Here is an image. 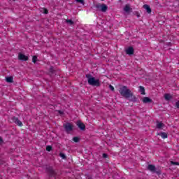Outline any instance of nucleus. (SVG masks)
<instances>
[{
  "instance_id": "14",
  "label": "nucleus",
  "mask_w": 179,
  "mask_h": 179,
  "mask_svg": "<svg viewBox=\"0 0 179 179\" xmlns=\"http://www.w3.org/2000/svg\"><path fill=\"white\" fill-rule=\"evenodd\" d=\"M124 12H129L131 10V7L129 5H126L124 8Z\"/></svg>"
},
{
  "instance_id": "2",
  "label": "nucleus",
  "mask_w": 179,
  "mask_h": 179,
  "mask_svg": "<svg viewBox=\"0 0 179 179\" xmlns=\"http://www.w3.org/2000/svg\"><path fill=\"white\" fill-rule=\"evenodd\" d=\"M89 85L91 86H100V80L96 79L94 77H87Z\"/></svg>"
},
{
  "instance_id": "19",
  "label": "nucleus",
  "mask_w": 179,
  "mask_h": 179,
  "mask_svg": "<svg viewBox=\"0 0 179 179\" xmlns=\"http://www.w3.org/2000/svg\"><path fill=\"white\" fill-rule=\"evenodd\" d=\"M76 2L78 3H82V5H85V1L84 0H76Z\"/></svg>"
},
{
  "instance_id": "25",
  "label": "nucleus",
  "mask_w": 179,
  "mask_h": 179,
  "mask_svg": "<svg viewBox=\"0 0 179 179\" xmlns=\"http://www.w3.org/2000/svg\"><path fill=\"white\" fill-rule=\"evenodd\" d=\"M109 88L110 90H112V92H114V87L113 85H109Z\"/></svg>"
},
{
  "instance_id": "3",
  "label": "nucleus",
  "mask_w": 179,
  "mask_h": 179,
  "mask_svg": "<svg viewBox=\"0 0 179 179\" xmlns=\"http://www.w3.org/2000/svg\"><path fill=\"white\" fill-rule=\"evenodd\" d=\"M64 128L66 132H71V131L73 129V126L72 125V124L66 123V124H64Z\"/></svg>"
},
{
  "instance_id": "5",
  "label": "nucleus",
  "mask_w": 179,
  "mask_h": 179,
  "mask_svg": "<svg viewBox=\"0 0 179 179\" xmlns=\"http://www.w3.org/2000/svg\"><path fill=\"white\" fill-rule=\"evenodd\" d=\"M126 54H127L128 55H132V54H134V48L129 47V48H127L126 50Z\"/></svg>"
},
{
  "instance_id": "22",
  "label": "nucleus",
  "mask_w": 179,
  "mask_h": 179,
  "mask_svg": "<svg viewBox=\"0 0 179 179\" xmlns=\"http://www.w3.org/2000/svg\"><path fill=\"white\" fill-rule=\"evenodd\" d=\"M73 141L74 142H79V138H78V137H74V138H73Z\"/></svg>"
},
{
  "instance_id": "26",
  "label": "nucleus",
  "mask_w": 179,
  "mask_h": 179,
  "mask_svg": "<svg viewBox=\"0 0 179 179\" xmlns=\"http://www.w3.org/2000/svg\"><path fill=\"white\" fill-rule=\"evenodd\" d=\"M171 164H176V166H178V162H171Z\"/></svg>"
},
{
  "instance_id": "15",
  "label": "nucleus",
  "mask_w": 179,
  "mask_h": 179,
  "mask_svg": "<svg viewBox=\"0 0 179 179\" xmlns=\"http://www.w3.org/2000/svg\"><path fill=\"white\" fill-rule=\"evenodd\" d=\"M139 92H140V93H141V94H145V87L140 86Z\"/></svg>"
},
{
  "instance_id": "8",
  "label": "nucleus",
  "mask_w": 179,
  "mask_h": 179,
  "mask_svg": "<svg viewBox=\"0 0 179 179\" xmlns=\"http://www.w3.org/2000/svg\"><path fill=\"white\" fill-rule=\"evenodd\" d=\"M13 121L17 124V125H19V127H22L23 125V123L16 117H14Z\"/></svg>"
},
{
  "instance_id": "16",
  "label": "nucleus",
  "mask_w": 179,
  "mask_h": 179,
  "mask_svg": "<svg viewBox=\"0 0 179 179\" xmlns=\"http://www.w3.org/2000/svg\"><path fill=\"white\" fill-rule=\"evenodd\" d=\"M158 135L162 136V138H163V139H166V138H167V134H166V133H160Z\"/></svg>"
},
{
  "instance_id": "28",
  "label": "nucleus",
  "mask_w": 179,
  "mask_h": 179,
  "mask_svg": "<svg viewBox=\"0 0 179 179\" xmlns=\"http://www.w3.org/2000/svg\"><path fill=\"white\" fill-rule=\"evenodd\" d=\"M103 157L106 159L107 157V154H103Z\"/></svg>"
},
{
  "instance_id": "7",
  "label": "nucleus",
  "mask_w": 179,
  "mask_h": 179,
  "mask_svg": "<svg viewBox=\"0 0 179 179\" xmlns=\"http://www.w3.org/2000/svg\"><path fill=\"white\" fill-rule=\"evenodd\" d=\"M152 99H150V98H149V97H144V98H143V103H152Z\"/></svg>"
},
{
  "instance_id": "6",
  "label": "nucleus",
  "mask_w": 179,
  "mask_h": 179,
  "mask_svg": "<svg viewBox=\"0 0 179 179\" xmlns=\"http://www.w3.org/2000/svg\"><path fill=\"white\" fill-rule=\"evenodd\" d=\"M144 9H145L148 13H152V9L150 8V6L148 4H145L143 6Z\"/></svg>"
},
{
  "instance_id": "24",
  "label": "nucleus",
  "mask_w": 179,
  "mask_h": 179,
  "mask_svg": "<svg viewBox=\"0 0 179 179\" xmlns=\"http://www.w3.org/2000/svg\"><path fill=\"white\" fill-rule=\"evenodd\" d=\"M59 156L60 157H62V159H65V155H64V153H60Z\"/></svg>"
},
{
  "instance_id": "29",
  "label": "nucleus",
  "mask_w": 179,
  "mask_h": 179,
  "mask_svg": "<svg viewBox=\"0 0 179 179\" xmlns=\"http://www.w3.org/2000/svg\"><path fill=\"white\" fill-rule=\"evenodd\" d=\"M2 138L0 137V145L3 143Z\"/></svg>"
},
{
  "instance_id": "1",
  "label": "nucleus",
  "mask_w": 179,
  "mask_h": 179,
  "mask_svg": "<svg viewBox=\"0 0 179 179\" xmlns=\"http://www.w3.org/2000/svg\"><path fill=\"white\" fill-rule=\"evenodd\" d=\"M119 92L121 96H123V97H125L126 99H131L134 96L132 92L125 86L120 87Z\"/></svg>"
},
{
  "instance_id": "9",
  "label": "nucleus",
  "mask_w": 179,
  "mask_h": 179,
  "mask_svg": "<svg viewBox=\"0 0 179 179\" xmlns=\"http://www.w3.org/2000/svg\"><path fill=\"white\" fill-rule=\"evenodd\" d=\"M77 125L80 129H85V128H86V126L81 122H78Z\"/></svg>"
},
{
  "instance_id": "17",
  "label": "nucleus",
  "mask_w": 179,
  "mask_h": 179,
  "mask_svg": "<svg viewBox=\"0 0 179 179\" xmlns=\"http://www.w3.org/2000/svg\"><path fill=\"white\" fill-rule=\"evenodd\" d=\"M164 99H165V100H170V99H171V95H170L169 94H166L164 95Z\"/></svg>"
},
{
  "instance_id": "18",
  "label": "nucleus",
  "mask_w": 179,
  "mask_h": 179,
  "mask_svg": "<svg viewBox=\"0 0 179 179\" xmlns=\"http://www.w3.org/2000/svg\"><path fill=\"white\" fill-rule=\"evenodd\" d=\"M41 12H43V13H45V15L48 13V10H47V8H42Z\"/></svg>"
},
{
  "instance_id": "13",
  "label": "nucleus",
  "mask_w": 179,
  "mask_h": 179,
  "mask_svg": "<svg viewBox=\"0 0 179 179\" xmlns=\"http://www.w3.org/2000/svg\"><path fill=\"white\" fill-rule=\"evenodd\" d=\"M164 124H163L162 122H157V128H159V129L163 128Z\"/></svg>"
},
{
  "instance_id": "4",
  "label": "nucleus",
  "mask_w": 179,
  "mask_h": 179,
  "mask_svg": "<svg viewBox=\"0 0 179 179\" xmlns=\"http://www.w3.org/2000/svg\"><path fill=\"white\" fill-rule=\"evenodd\" d=\"M18 58L19 59H20L21 61H27V59H29V57L22 53H20L18 55Z\"/></svg>"
},
{
  "instance_id": "27",
  "label": "nucleus",
  "mask_w": 179,
  "mask_h": 179,
  "mask_svg": "<svg viewBox=\"0 0 179 179\" xmlns=\"http://www.w3.org/2000/svg\"><path fill=\"white\" fill-rule=\"evenodd\" d=\"M176 107H177L178 108H179V101H178V102H176Z\"/></svg>"
},
{
  "instance_id": "10",
  "label": "nucleus",
  "mask_w": 179,
  "mask_h": 179,
  "mask_svg": "<svg viewBox=\"0 0 179 179\" xmlns=\"http://www.w3.org/2000/svg\"><path fill=\"white\" fill-rule=\"evenodd\" d=\"M6 82H7L8 83H12V82H13V77L12 76L7 77L6 78Z\"/></svg>"
},
{
  "instance_id": "20",
  "label": "nucleus",
  "mask_w": 179,
  "mask_h": 179,
  "mask_svg": "<svg viewBox=\"0 0 179 179\" xmlns=\"http://www.w3.org/2000/svg\"><path fill=\"white\" fill-rule=\"evenodd\" d=\"M32 62H34V64H36V62H37V57L36 56L33 57Z\"/></svg>"
},
{
  "instance_id": "23",
  "label": "nucleus",
  "mask_w": 179,
  "mask_h": 179,
  "mask_svg": "<svg viewBox=\"0 0 179 179\" xmlns=\"http://www.w3.org/2000/svg\"><path fill=\"white\" fill-rule=\"evenodd\" d=\"M66 23H69L70 24H72L73 23V22H72V20H66Z\"/></svg>"
},
{
  "instance_id": "21",
  "label": "nucleus",
  "mask_w": 179,
  "mask_h": 179,
  "mask_svg": "<svg viewBox=\"0 0 179 179\" xmlns=\"http://www.w3.org/2000/svg\"><path fill=\"white\" fill-rule=\"evenodd\" d=\"M51 149H52V148L51 146H50V145H48V146L46 147V150H47L48 152H51Z\"/></svg>"
},
{
  "instance_id": "12",
  "label": "nucleus",
  "mask_w": 179,
  "mask_h": 179,
  "mask_svg": "<svg viewBox=\"0 0 179 179\" xmlns=\"http://www.w3.org/2000/svg\"><path fill=\"white\" fill-rule=\"evenodd\" d=\"M100 8L102 12H106L107 10V6L102 4L100 6Z\"/></svg>"
},
{
  "instance_id": "30",
  "label": "nucleus",
  "mask_w": 179,
  "mask_h": 179,
  "mask_svg": "<svg viewBox=\"0 0 179 179\" xmlns=\"http://www.w3.org/2000/svg\"><path fill=\"white\" fill-rule=\"evenodd\" d=\"M101 1H104V0H101Z\"/></svg>"
},
{
  "instance_id": "11",
  "label": "nucleus",
  "mask_w": 179,
  "mask_h": 179,
  "mask_svg": "<svg viewBox=\"0 0 179 179\" xmlns=\"http://www.w3.org/2000/svg\"><path fill=\"white\" fill-rule=\"evenodd\" d=\"M148 169L150 171H156V167L153 165H148Z\"/></svg>"
}]
</instances>
